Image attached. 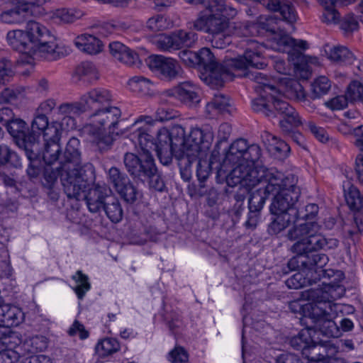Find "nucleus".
Wrapping results in <instances>:
<instances>
[{
  "instance_id": "37",
  "label": "nucleus",
  "mask_w": 363,
  "mask_h": 363,
  "mask_svg": "<svg viewBox=\"0 0 363 363\" xmlns=\"http://www.w3.org/2000/svg\"><path fill=\"white\" fill-rule=\"evenodd\" d=\"M310 362H328L329 351L325 346L314 342L312 340L307 349L303 351V355Z\"/></svg>"
},
{
  "instance_id": "38",
  "label": "nucleus",
  "mask_w": 363,
  "mask_h": 363,
  "mask_svg": "<svg viewBox=\"0 0 363 363\" xmlns=\"http://www.w3.org/2000/svg\"><path fill=\"white\" fill-rule=\"evenodd\" d=\"M57 114L63 116V120H73L74 116H80L86 112L82 97L77 101L63 103L57 107Z\"/></svg>"
},
{
  "instance_id": "23",
  "label": "nucleus",
  "mask_w": 363,
  "mask_h": 363,
  "mask_svg": "<svg viewBox=\"0 0 363 363\" xmlns=\"http://www.w3.org/2000/svg\"><path fill=\"white\" fill-rule=\"evenodd\" d=\"M267 9L273 12H278L282 21L289 24H294L297 20L296 11L289 0H257Z\"/></svg>"
},
{
  "instance_id": "19",
  "label": "nucleus",
  "mask_w": 363,
  "mask_h": 363,
  "mask_svg": "<svg viewBox=\"0 0 363 363\" xmlns=\"http://www.w3.org/2000/svg\"><path fill=\"white\" fill-rule=\"evenodd\" d=\"M149 67L160 73L168 80L177 79L182 76V68L177 60L163 55H152L149 58Z\"/></svg>"
},
{
  "instance_id": "29",
  "label": "nucleus",
  "mask_w": 363,
  "mask_h": 363,
  "mask_svg": "<svg viewBox=\"0 0 363 363\" xmlns=\"http://www.w3.org/2000/svg\"><path fill=\"white\" fill-rule=\"evenodd\" d=\"M174 90L178 99L188 106H194L201 101L197 86L191 82L179 83Z\"/></svg>"
},
{
  "instance_id": "49",
  "label": "nucleus",
  "mask_w": 363,
  "mask_h": 363,
  "mask_svg": "<svg viewBox=\"0 0 363 363\" xmlns=\"http://www.w3.org/2000/svg\"><path fill=\"white\" fill-rule=\"evenodd\" d=\"M120 348L119 342L113 338H105L96 345V352L102 357L111 355Z\"/></svg>"
},
{
  "instance_id": "54",
  "label": "nucleus",
  "mask_w": 363,
  "mask_h": 363,
  "mask_svg": "<svg viewBox=\"0 0 363 363\" xmlns=\"http://www.w3.org/2000/svg\"><path fill=\"white\" fill-rule=\"evenodd\" d=\"M117 193L127 203H133L141 196L140 192L133 185L130 180L124 186L119 189Z\"/></svg>"
},
{
  "instance_id": "47",
  "label": "nucleus",
  "mask_w": 363,
  "mask_h": 363,
  "mask_svg": "<svg viewBox=\"0 0 363 363\" xmlns=\"http://www.w3.org/2000/svg\"><path fill=\"white\" fill-rule=\"evenodd\" d=\"M182 150V146L166 145L164 147L157 146L154 149L161 163L168 165L172 162L173 155L176 157V155L179 154Z\"/></svg>"
},
{
  "instance_id": "22",
  "label": "nucleus",
  "mask_w": 363,
  "mask_h": 363,
  "mask_svg": "<svg viewBox=\"0 0 363 363\" xmlns=\"http://www.w3.org/2000/svg\"><path fill=\"white\" fill-rule=\"evenodd\" d=\"M16 337H5L0 339V360L2 363H16L23 359L22 346Z\"/></svg>"
},
{
  "instance_id": "42",
  "label": "nucleus",
  "mask_w": 363,
  "mask_h": 363,
  "mask_svg": "<svg viewBox=\"0 0 363 363\" xmlns=\"http://www.w3.org/2000/svg\"><path fill=\"white\" fill-rule=\"evenodd\" d=\"M275 217L269 225V232L271 234H278L286 228L291 223H295L298 216L289 215L287 213H272Z\"/></svg>"
},
{
  "instance_id": "64",
  "label": "nucleus",
  "mask_w": 363,
  "mask_h": 363,
  "mask_svg": "<svg viewBox=\"0 0 363 363\" xmlns=\"http://www.w3.org/2000/svg\"><path fill=\"white\" fill-rule=\"evenodd\" d=\"M147 181L149 182L150 187L157 191H163L165 189L164 182L159 174L157 167H155V172L152 176L148 177Z\"/></svg>"
},
{
  "instance_id": "21",
  "label": "nucleus",
  "mask_w": 363,
  "mask_h": 363,
  "mask_svg": "<svg viewBox=\"0 0 363 363\" xmlns=\"http://www.w3.org/2000/svg\"><path fill=\"white\" fill-rule=\"evenodd\" d=\"M81 97L86 112L104 108V106H110L109 103L113 101L111 92L103 87L91 89L82 94Z\"/></svg>"
},
{
  "instance_id": "10",
  "label": "nucleus",
  "mask_w": 363,
  "mask_h": 363,
  "mask_svg": "<svg viewBox=\"0 0 363 363\" xmlns=\"http://www.w3.org/2000/svg\"><path fill=\"white\" fill-rule=\"evenodd\" d=\"M6 128L16 140L17 145L23 148L26 155L30 162L40 158L41 144L38 142V136L34 133H29L27 124L23 120L15 117Z\"/></svg>"
},
{
  "instance_id": "63",
  "label": "nucleus",
  "mask_w": 363,
  "mask_h": 363,
  "mask_svg": "<svg viewBox=\"0 0 363 363\" xmlns=\"http://www.w3.org/2000/svg\"><path fill=\"white\" fill-rule=\"evenodd\" d=\"M169 357L173 363H184L188 361L189 354L184 347L178 346L169 352Z\"/></svg>"
},
{
  "instance_id": "6",
  "label": "nucleus",
  "mask_w": 363,
  "mask_h": 363,
  "mask_svg": "<svg viewBox=\"0 0 363 363\" xmlns=\"http://www.w3.org/2000/svg\"><path fill=\"white\" fill-rule=\"evenodd\" d=\"M237 13L235 9L225 4V0H215L198 13L192 27L197 31L218 36L228 29L230 20Z\"/></svg>"
},
{
  "instance_id": "55",
  "label": "nucleus",
  "mask_w": 363,
  "mask_h": 363,
  "mask_svg": "<svg viewBox=\"0 0 363 363\" xmlns=\"http://www.w3.org/2000/svg\"><path fill=\"white\" fill-rule=\"evenodd\" d=\"M10 164L13 167L21 166L20 158L6 145H0V164Z\"/></svg>"
},
{
  "instance_id": "26",
  "label": "nucleus",
  "mask_w": 363,
  "mask_h": 363,
  "mask_svg": "<svg viewBox=\"0 0 363 363\" xmlns=\"http://www.w3.org/2000/svg\"><path fill=\"white\" fill-rule=\"evenodd\" d=\"M29 11L26 4L19 2L0 13V22L9 25H21L28 21Z\"/></svg>"
},
{
  "instance_id": "48",
  "label": "nucleus",
  "mask_w": 363,
  "mask_h": 363,
  "mask_svg": "<svg viewBox=\"0 0 363 363\" xmlns=\"http://www.w3.org/2000/svg\"><path fill=\"white\" fill-rule=\"evenodd\" d=\"M77 74L90 83L99 79L98 71L95 65L90 62H83L76 68Z\"/></svg>"
},
{
  "instance_id": "20",
  "label": "nucleus",
  "mask_w": 363,
  "mask_h": 363,
  "mask_svg": "<svg viewBox=\"0 0 363 363\" xmlns=\"http://www.w3.org/2000/svg\"><path fill=\"white\" fill-rule=\"evenodd\" d=\"M90 183L82 190V197L77 201L84 199L89 211L91 213H99L102 211L106 199L111 196V190L106 186L96 184L88 190L87 194H84L85 189L91 184Z\"/></svg>"
},
{
  "instance_id": "15",
  "label": "nucleus",
  "mask_w": 363,
  "mask_h": 363,
  "mask_svg": "<svg viewBox=\"0 0 363 363\" xmlns=\"http://www.w3.org/2000/svg\"><path fill=\"white\" fill-rule=\"evenodd\" d=\"M275 110L281 118L279 121V127L285 136L291 139L299 146H303L305 138L303 135L296 129L303 125L301 117L296 110L287 101H278L274 104Z\"/></svg>"
},
{
  "instance_id": "35",
  "label": "nucleus",
  "mask_w": 363,
  "mask_h": 363,
  "mask_svg": "<svg viewBox=\"0 0 363 363\" xmlns=\"http://www.w3.org/2000/svg\"><path fill=\"white\" fill-rule=\"evenodd\" d=\"M252 108L255 112L269 118H274L279 114L275 110L271 99V94L262 92L259 97L252 101Z\"/></svg>"
},
{
  "instance_id": "39",
  "label": "nucleus",
  "mask_w": 363,
  "mask_h": 363,
  "mask_svg": "<svg viewBox=\"0 0 363 363\" xmlns=\"http://www.w3.org/2000/svg\"><path fill=\"white\" fill-rule=\"evenodd\" d=\"M128 86L131 91L141 96L154 94V86L151 81L143 77H134L128 81Z\"/></svg>"
},
{
  "instance_id": "17",
  "label": "nucleus",
  "mask_w": 363,
  "mask_h": 363,
  "mask_svg": "<svg viewBox=\"0 0 363 363\" xmlns=\"http://www.w3.org/2000/svg\"><path fill=\"white\" fill-rule=\"evenodd\" d=\"M198 40V34L194 31L179 30L170 35H160L154 41L156 47L164 52H174L194 47Z\"/></svg>"
},
{
  "instance_id": "28",
  "label": "nucleus",
  "mask_w": 363,
  "mask_h": 363,
  "mask_svg": "<svg viewBox=\"0 0 363 363\" xmlns=\"http://www.w3.org/2000/svg\"><path fill=\"white\" fill-rule=\"evenodd\" d=\"M246 77L259 84L262 92L271 94V99L274 106L278 101H286L277 87L271 83L272 79L267 74L259 71H253L246 73Z\"/></svg>"
},
{
  "instance_id": "5",
  "label": "nucleus",
  "mask_w": 363,
  "mask_h": 363,
  "mask_svg": "<svg viewBox=\"0 0 363 363\" xmlns=\"http://www.w3.org/2000/svg\"><path fill=\"white\" fill-rule=\"evenodd\" d=\"M319 230L320 225L313 221L294 225L287 233L289 240L296 241L291 247V251L294 253H307L334 249L338 246V240L328 238L318 233Z\"/></svg>"
},
{
  "instance_id": "2",
  "label": "nucleus",
  "mask_w": 363,
  "mask_h": 363,
  "mask_svg": "<svg viewBox=\"0 0 363 363\" xmlns=\"http://www.w3.org/2000/svg\"><path fill=\"white\" fill-rule=\"evenodd\" d=\"M55 162L58 163V167L55 169L46 168L44 171L42 181L43 186L50 191L48 194L51 195L52 199H57V194L53 189L57 177H60L67 197L79 199L82 190L95 180V169L93 164L87 162L82 165L81 158L74 166L69 167V169H64L59 160Z\"/></svg>"
},
{
  "instance_id": "45",
  "label": "nucleus",
  "mask_w": 363,
  "mask_h": 363,
  "mask_svg": "<svg viewBox=\"0 0 363 363\" xmlns=\"http://www.w3.org/2000/svg\"><path fill=\"white\" fill-rule=\"evenodd\" d=\"M328 58L337 63L352 64L356 60L353 53L347 48L342 45L335 46L328 52Z\"/></svg>"
},
{
  "instance_id": "36",
  "label": "nucleus",
  "mask_w": 363,
  "mask_h": 363,
  "mask_svg": "<svg viewBox=\"0 0 363 363\" xmlns=\"http://www.w3.org/2000/svg\"><path fill=\"white\" fill-rule=\"evenodd\" d=\"M263 142L269 152L277 157H286L290 150V147L286 142L278 139L269 133H266L263 136Z\"/></svg>"
},
{
  "instance_id": "1",
  "label": "nucleus",
  "mask_w": 363,
  "mask_h": 363,
  "mask_svg": "<svg viewBox=\"0 0 363 363\" xmlns=\"http://www.w3.org/2000/svg\"><path fill=\"white\" fill-rule=\"evenodd\" d=\"M245 49L243 54L237 57L228 59L224 64L218 63L208 48H203L197 52L196 67L200 70V78L213 88H219L233 77L232 70H245L250 67L264 69L267 65L258 50V43L252 40H243L240 44Z\"/></svg>"
},
{
  "instance_id": "46",
  "label": "nucleus",
  "mask_w": 363,
  "mask_h": 363,
  "mask_svg": "<svg viewBox=\"0 0 363 363\" xmlns=\"http://www.w3.org/2000/svg\"><path fill=\"white\" fill-rule=\"evenodd\" d=\"M318 1L324 7L322 21L326 23H336L340 18V14L335 9V6L337 4L345 5V4H340V2H337L336 0Z\"/></svg>"
},
{
  "instance_id": "4",
  "label": "nucleus",
  "mask_w": 363,
  "mask_h": 363,
  "mask_svg": "<svg viewBox=\"0 0 363 363\" xmlns=\"http://www.w3.org/2000/svg\"><path fill=\"white\" fill-rule=\"evenodd\" d=\"M62 132V124L53 121L48 125L41 135L44 139V150L41 155L45 164L51 165L57 160L60 161L62 168L69 169L81 159L80 142L75 137L71 138L62 150L59 144Z\"/></svg>"
},
{
  "instance_id": "41",
  "label": "nucleus",
  "mask_w": 363,
  "mask_h": 363,
  "mask_svg": "<svg viewBox=\"0 0 363 363\" xmlns=\"http://www.w3.org/2000/svg\"><path fill=\"white\" fill-rule=\"evenodd\" d=\"M269 21L246 22L242 26V33L245 36H261L266 32L275 33V28L270 27Z\"/></svg>"
},
{
  "instance_id": "14",
  "label": "nucleus",
  "mask_w": 363,
  "mask_h": 363,
  "mask_svg": "<svg viewBox=\"0 0 363 363\" xmlns=\"http://www.w3.org/2000/svg\"><path fill=\"white\" fill-rule=\"evenodd\" d=\"M121 111L114 106H106L92 111L88 117L90 125L98 130H108L109 133L124 134L126 127L121 120Z\"/></svg>"
},
{
  "instance_id": "44",
  "label": "nucleus",
  "mask_w": 363,
  "mask_h": 363,
  "mask_svg": "<svg viewBox=\"0 0 363 363\" xmlns=\"http://www.w3.org/2000/svg\"><path fill=\"white\" fill-rule=\"evenodd\" d=\"M172 26V22L166 16L157 13L150 17L146 21L145 28L150 32L157 33L164 32L170 28Z\"/></svg>"
},
{
  "instance_id": "43",
  "label": "nucleus",
  "mask_w": 363,
  "mask_h": 363,
  "mask_svg": "<svg viewBox=\"0 0 363 363\" xmlns=\"http://www.w3.org/2000/svg\"><path fill=\"white\" fill-rule=\"evenodd\" d=\"M84 16V12L77 8H61L52 12V18L62 23H72Z\"/></svg>"
},
{
  "instance_id": "9",
  "label": "nucleus",
  "mask_w": 363,
  "mask_h": 363,
  "mask_svg": "<svg viewBox=\"0 0 363 363\" xmlns=\"http://www.w3.org/2000/svg\"><path fill=\"white\" fill-rule=\"evenodd\" d=\"M33 47L36 51L44 52L45 57L50 60H55L64 56L62 48L54 41V37L49 30L40 23L28 21L25 30Z\"/></svg>"
},
{
  "instance_id": "3",
  "label": "nucleus",
  "mask_w": 363,
  "mask_h": 363,
  "mask_svg": "<svg viewBox=\"0 0 363 363\" xmlns=\"http://www.w3.org/2000/svg\"><path fill=\"white\" fill-rule=\"evenodd\" d=\"M281 177V172L275 169L247 163L233 167L227 177V182L229 186L240 184L249 189L257 186L252 194L269 196V193L277 189V182H280Z\"/></svg>"
},
{
  "instance_id": "32",
  "label": "nucleus",
  "mask_w": 363,
  "mask_h": 363,
  "mask_svg": "<svg viewBox=\"0 0 363 363\" xmlns=\"http://www.w3.org/2000/svg\"><path fill=\"white\" fill-rule=\"evenodd\" d=\"M23 318L22 311L13 305L0 303V326L11 328L18 325Z\"/></svg>"
},
{
  "instance_id": "62",
  "label": "nucleus",
  "mask_w": 363,
  "mask_h": 363,
  "mask_svg": "<svg viewBox=\"0 0 363 363\" xmlns=\"http://www.w3.org/2000/svg\"><path fill=\"white\" fill-rule=\"evenodd\" d=\"M67 333L69 336H74L78 334L81 340H85L89 335V331L86 330L84 325L77 320L74 321L72 326L69 328Z\"/></svg>"
},
{
  "instance_id": "24",
  "label": "nucleus",
  "mask_w": 363,
  "mask_h": 363,
  "mask_svg": "<svg viewBox=\"0 0 363 363\" xmlns=\"http://www.w3.org/2000/svg\"><path fill=\"white\" fill-rule=\"evenodd\" d=\"M272 33L274 35L273 41L275 48L279 52L290 53L305 50L308 48V43L306 40L293 38L282 30L278 33L275 29V33Z\"/></svg>"
},
{
  "instance_id": "61",
  "label": "nucleus",
  "mask_w": 363,
  "mask_h": 363,
  "mask_svg": "<svg viewBox=\"0 0 363 363\" xmlns=\"http://www.w3.org/2000/svg\"><path fill=\"white\" fill-rule=\"evenodd\" d=\"M305 128L309 130L319 141L325 143L328 140V135L323 128L317 126L313 121L306 122Z\"/></svg>"
},
{
  "instance_id": "18",
  "label": "nucleus",
  "mask_w": 363,
  "mask_h": 363,
  "mask_svg": "<svg viewBox=\"0 0 363 363\" xmlns=\"http://www.w3.org/2000/svg\"><path fill=\"white\" fill-rule=\"evenodd\" d=\"M306 298L311 301L307 307L309 313V318L313 323L324 318L332 311V303L333 296L321 288L310 289L306 291Z\"/></svg>"
},
{
  "instance_id": "8",
  "label": "nucleus",
  "mask_w": 363,
  "mask_h": 363,
  "mask_svg": "<svg viewBox=\"0 0 363 363\" xmlns=\"http://www.w3.org/2000/svg\"><path fill=\"white\" fill-rule=\"evenodd\" d=\"M281 179L277 182V189L273 193H269L274 199L270 206L272 213H287L294 216H299V210L296 203L301 195V191L296 186L297 179L294 174L284 177L281 173Z\"/></svg>"
},
{
  "instance_id": "27",
  "label": "nucleus",
  "mask_w": 363,
  "mask_h": 363,
  "mask_svg": "<svg viewBox=\"0 0 363 363\" xmlns=\"http://www.w3.org/2000/svg\"><path fill=\"white\" fill-rule=\"evenodd\" d=\"M6 40L8 44L15 50L31 56L35 52L33 43H30L29 38L25 30H12L7 33Z\"/></svg>"
},
{
  "instance_id": "11",
  "label": "nucleus",
  "mask_w": 363,
  "mask_h": 363,
  "mask_svg": "<svg viewBox=\"0 0 363 363\" xmlns=\"http://www.w3.org/2000/svg\"><path fill=\"white\" fill-rule=\"evenodd\" d=\"M128 132L130 133L128 137L140 147L142 153H151L152 150L157 148V129L150 116H140L130 126L126 127L125 133Z\"/></svg>"
},
{
  "instance_id": "16",
  "label": "nucleus",
  "mask_w": 363,
  "mask_h": 363,
  "mask_svg": "<svg viewBox=\"0 0 363 363\" xmlns=\"http://www.w3.org/2000/svg\"><path fill=\"white\" fill-rule=\"evenodd\" d=\"M125 169L135 182L145 183L155 172L156 164L151 153L135 155L126 152L123 157Z\"/></svg>"
},
{
  "instance_id": "34",
  "label": "nucleus",
  "mask_w": 363,
  "mask_h": 363,
  "mask_svg": "<svg viewBox=\"0 0 363 363\" xmlns=\"http://www.w3.org/2000/svg\"><path fill=\"white\" fill-rule=\"evenodd\" d=\"M269 196H261L258 194H251L248 201L249 213L245 226L248 229H255L259 220V213L266 199Z\"/></svg>"
},
{
  "instance_id": "59",
  "label": "nucleus",
  "mask_w": 363,
  "mask_h": 363,
  "mask_svg": "<svg viewBox=\"0 0 363 363\" xmlns=\"http://www.w3.org/2000/svg\"><path fill=\"white\" fill-rule=\"evenodd\" d=\"M13 76L12 64L6 59L0 60V88L6 85Z\"/></svg>"
},
{
  "instance_id": "51",
  "label": "nucleus",
  "mask_w": 363,
  "mask_h": 363,
  "mask_svg": "<svg viewBox=\"0 0 363 363\" xmlns=\"http://www.w3.org/2000/svg\"><path fill=\"white\" fill-rule=\"evenodd\" d=\"M309 330L310 328L302 330L298 335L290 340V345L296 350H301L302 355H303V351L307 349L311 341Z\"/></svg>"
},
{
  "instance_id": "7",
  "label": "nucleus",
  "mask_w": 363,
  "mask_h": 363,
  "mask_svg": "<svg viewBox=\"0 0 363 363\" xmlns=\"http://www.w3.org/2000/svg\"><path fill=\"white\" fill-rule=\"evenodd\" d=\"M213 140V131L208 125L201 128L191 129L184 143V149H182L176 158L179 161L180 173L182 179L188 182L190 180L191 173L190 167L200 156L203 157L209 150Z\"/></svg>"
},
{
  "instance_id": "57",
  "label": "nucleus",
  "mask_w": 363,
  "mask_h": 363,
  "mask_svg": "<svg viewBox=\"0 0 363 363\" xmlns=\"http://www.w3.org/2000/svg\"><path fill=\"white\" fill-rule=\"evenodd\" d=\"M345 96L350 102L361 101L363 99V85L358 81L352 82L345 93Z\"/></svg>"
},
{
  "instance_id": "58",
  "label": "nucleus",
  "mask_w": 363,
  "mask_h": 363,
  "mask_svg": "<svg viewBox=\"0 0 363 363\" xmlns=\"http://www.w3.org/2000/svg\"><path fill=\"white\" fill-rule=\"evenodd\" d=\"M49 123L46 116L36 112V115L31 123V132L30 133H34L40 139V136ZM38 142L40 143V140H38Z\"/></svg>"
},
{
  "instance_id": "12",
  "label": "nucleus",
  "mask_w": 363,
  "mask_h": 363,
  "mask_svg": "<svg viewBox=\"0 0 363 363\" xmlns=\"http://www.w3.org/2000/svg\"><path fill=\"white\" fill-rule=\"evenodd\" d=\"M262 156V150L258 145H249L245 139L240 138L233 142L225 152L221 166L236 167L247 163L256 164Z\"/></svg>"
},
{
  "instance_id": "25",
  "label": "nucleus",
  "mask_w": 363,
  "mask_h": 363,
  "mask_svg": "<svg viewBox=\"0 0 363 363\" xmlns=\"http://www.w3.org/2000/svg\"><path fill=\"white\" fill-rule=\"evenodd\" d=\"M156 146L164 147L169 145L182 146V149H184L186 138H184V130L182 127L174 128L171 132L165 128L156 127Z\"/></svg>"
},
{
  "instance_id": "33",
  "label": "nucleus",
  "mask_w": 363,
  "mask_h": 363,
  "mask_svg": "<svg viewBox=\"0 0 363 363\" xmlns=\"http://www.w3.org/2000/svg\"><path fill=\"white\" fill-rule=\"evenodd\" d=\"M110 53L119 62L128 66L133 65L139 61L138 55L118 41H113L108 45Z\"/></svg>"
},
{
  "instance_id": "13",
  "label": "nucleus",
  "mask_w": 363,
  "mask_h": 363,
  "mask_svg": "<svg viewBox=\"0 0 363 363\" xmlns=\"http://www.w3.org/2000/svg\"><path fill=\"white\" fill-rule=\"evenodd\" d=\"M344 195L347 205L354 212L352 220L345 225L344 230L354 241L363 235V195L353 184L344 189Z\"/></svg>"
},
{
  "instance_id": "52",
  "label": "nucleus",
  "mask_w": 363,
  "mask_h": 363,
  "mask_svg": "<svg viewBox=\"0 0 363 363\" xmlns=\"http://www.w3.org/2000/svg\"><path fill=\"white\" fill-rule=\"evenodd\" d=\"M108 179L116 191L124 186L130 180L126 174L115 167H111L108 170Z\"/></svg>"
},
{
  "instance_id": "30",
  "label": "nucleus",
  "mask_w": 363,
  "mask_h": 363,
  "mask_svg": "<svg viewBox=\"0 0 363 363\" xmlns=\"http://www.w3.org/2000/svg\"><path fill=\"white\" fill-rule=\"evenodd\" d=\"M74 43L81 51L89 55H96L103 50L105 42L95 35L85 33L77 36Z\"/></svg>"
},
{
  "instance_id": "60",
  "label": "nucleus",
  "mask_w": 363,
  "mask_h": 363,
  "mask_svg": "<svg viewBox=\"0 0 363 363\" xmlns=\"http://www.w3.org/2000/svg\"><path fill=\"white\" fill-rule=\"evenodd\" d=\"M181 61L187 67H196L197 61V52H193L189 48L181 50L178 53Z\"/></svg>"
},
{
  "instance_id": "53",
  "label": "nucleus",
  "mask_w": 363,
  "mask_h": 363,
  "mask_svg": "<svg viewBox=\"0 0 363 363\" xmlns=\"http://www.w3.org/2000/svg\"><path fill=\"white\" fill-rule=\"evenodd\" d=\"M331 87V83L328 77L320 76L318 77L311 84V90L314 98H319L326 94Z\"/></svg>"
},
{
  "instance_id": "31",
  "label": "nucleus",
  "mask_w": 363,
  "mask_h": 363,
  "mask_svg": "<svg viewBox=\"0 0 363 363\" xmlns=\"http://www.w3.org/2000/svg\"><path fill=\"white\" fill-rule=\"evenodd\" d=\"M234 109L230 99L222 94H215L206 106V112L209 117H214L218 114H231Z\"/></svg>"
},
{
  "instance_id": "56",
  "label": "nucleus",
  "mask_w": 363,
  "mask_h": 363,
  "mask_svg": "<svg viewBox=\"0 0 363 363\" xmlns=\"http://www.w3.org/2000/svg\"><path fill=\"white\" fill-rule=\"evenodd\" d=\"M314 328L318 330L323 335L325 336H333L334 332L336 330V325L332 320L331 314L328 316L319 319V320L314 322Z\"/></svg>"
},
{
  "instance_id": "50",
  "label": "nucleus",
  "mask_w": 363,
  "mask_h": 363,
  "mask_svg": "<svg viewBox=\"0 0 363 363\" xmlns=\"http://www.w3.org/2000/svg\"><path fill=\"white\" fill-rule=\"evenodd\" d=\"M72 279L77 283L74 290L79 299H82L85 296L86 293L90 289L91 286L89 282L88 277L83 274L82 271L79 270L74 275L72 276Z\"/></svg>"
},
{
  "instance_id": "40",
  "label": "nucleus",
  "mask_w": 363,
  "mask_h": 363,
  "mask_svg": "<svg viewBox=\"0 0 363 363\" xmlns=\"http://www.w3.org/2000/svg\"><path fill=\"white\" fill-rule=\"evenodd\" d=\"M106 199L102 210L111 222H120L123 218V211L119 200L111 195Z\"/></svg>"
}]
</instances>
